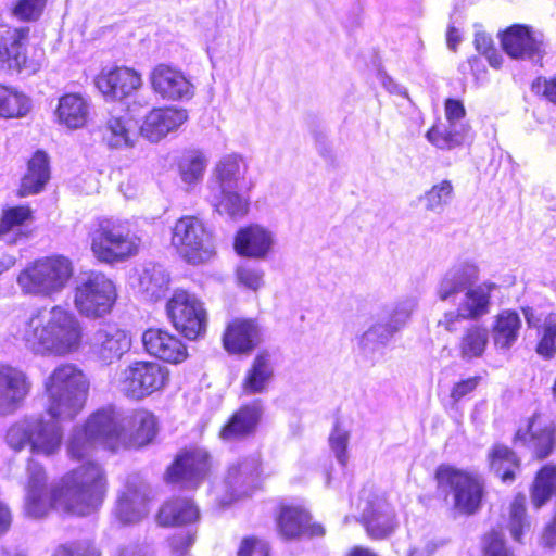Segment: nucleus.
I'll list each match as a JSON object with an SVG mask.
<instances>
[{
  "label": "nucleus",
  "mask_w": 556,
  "mask_h": 556,
  "mask_svg": "<svg viewBox=\"0 0 556 556\" xmlns=\"http://www.w3.org/2000/svg\"><path fill=\"white\" fill-rule=\"evenodd\" d=\"M489 342V332L481 325L472 324L463 332L458 350L464 359H472L483 355Z\"/></svg>",
  "instance_id": "nucleus-44"
},
{
  "label": "nucleus",
  "mask_w": 556,
  "mask_h": 556,
  "mask_svg": "<svg viewBox=\"0 0 556 556\" xmlns=\"http://www.w3.org/2000/svg\"><path fill=\"white\" fill-rule=\"evenodd\" d=\"M210 469L208 453L198 446L181 451L167 469V480L186 488H197Z\"/></svg>",
  "instance_id": "nucleus-20"
},
{
  "label": "nucleus",
  "mask_w": 556,
  "mask_h": 556,
  "mask_svg": "<svg viewBox=\"0 0 556 556\" xmlns=\"http://www.w3.org/2000/svg\"><path fill=\"white\" fill-rule=\"evenodd\" d=\"M536 352L545 357H551L556 353V313H551L545 317Z\"/></svg>",
  "instance_id": "nucleus-53"
},
{
  "label": "nucleus",
  "mask_w": 556,
  "mask_h": 556,
  "mask_svg": "<svg viewBox=\"0 0 556 556\" xmlns=\"http://www.w3.org/2000/svg\"><path fill=\"white\" fill-rule=\"evenodd\" d=\"M110 416V443L113 451L132 446H143L153 441L157 433L155 415L144 408L135 409L127 415L117 413L112 407L103 408Z\"/></svg>",
  "instance_id": "nucleus-10"
},
{
  "label": "nucleus",
  "mask_w": 556,
  "mask_h": 556,
  "mask_svg": "<svg viewBox=\"0 0 556 556\" xmlns=\"http://www.w3.org/2000/svg\"><path fill=\"white\" fill-rule=\"evenodd\" d=\"M100 92L111 99H123L139 89L142 85L141 75L129 67L103 70L96 79Z\"/></svg>",
  "instance_id": "nucleus-26"
},
{
  "label": "nucleus",
  "mask_w": 556,
  "mask_h": 556,
  "mask_svg": "<svg viewBox=\"0 0 556 556\" xmlns=\"http://www.w3.org/2000/svg\"><path fill=\"white\" fill-rule=\"evenodd\" d=\"M172 244L177 253L192 265L206 263L216 254L212 230L197 216H184L175 223Z\"/></svg>",
  "instance_id": "nucleus-11"
},
{
  "label": "nucleus",
  "mask_w": 556,
  "mask_h": 556,
  "mask_svg": "<svg viewBox=\"0 0 556 556\" xmlns=\"http://www.w3.org/2000/svg\"><path fill=\"white\" fill-rule=\"evenodd\" d=\"M453 198V185L450 180H442L432 186L424 195L425 207L434 213H441Z\"/></svg>",
  "instance_id": "nucleus-49"
},
{
  "label": "nucleus",
  "mask_w": 556,
  "mask_h": 556,
  "mask_svg": "<svg viewBox=\"0 0 556 556\" xmlns=\"http://www.w3.org/2000/svg\"><path fill=\"white\" fill-rule=\"evenodd\" d=\"M540 544L546 548L556 547V510L552 520L543 529Z\"/></svg>",
  "instance_id": "nucleus-59"
},
{
  "label": "nucleus",
  "mask_w": 556,
  "mask_h": 556,
  "mask_svg": "<svg viewBox=\"0 0 556 556\" xmlns=\"http://www.w3.org/2000/svg\"><path fill=\"white\" fill-rule=\"evenodd\" d=\"M115 281L102 271L84 273L73 290V305L87 319L96 320L110 315L117 302Z\"/></svg>",
  "instance_id": "nucleus-8"
},
{
  "label": "nucleus",
  "mask_w": 556,
  "mask_h": 556,
  "mask_svg": "<svg viewBox=\"0 0 556 556\" xmlns=\"http://www.w3.org/2000/svg\"><path fill=\"white\" fill-rule=\"evenodd\" d=\"M396 333L391 325L384 319L374 324L361 338V345L366 350H375L377 346L386 345Z\"/></svg>",
  "instance_id": "nucleus-50"
},
{
  "label": "nucleus",
  "mask_w": 556,
  "mask_h": 556,
  "mask_svg": "<svg viewBox=\"0 0 556 556\" xmlns=\"http://www.w3.org/2000/svg\"><path fill=\"white\" fill-rule=\"evenodd\" d=\"M73 275L74 265L68 257L42 256L18 273L16 283L23 294L53 299L67 288Z\"/></svg>",
  "instance_id": "nucleus-5"
},
{
  "label": "nucleus",
  "mask_w": 556,
  "mask_h": 556,
  "mask_svg": "<svg viewBox=\"0 0 556 556\" xmlns=\"http://www.w3.org/2000/svg\"><path fill=\"white\" fill-rule=\"evenodd\" d=\"M138 292L146 301L157 302L163 299L170 283L169 274L161 265L147 264L138 273Z\"/></svg>",
  "instance_id": "nucleus-33"
},
{
  "label": "nucleus",
  "mask_w": 556,
  "mask_h": 556,
  "mask_svg": "<svg viewBox=\"0 0 556 556\" xmlns=\"http://www.w3.org/2000/svg\"><path fill=\"white\" fill-rule=\"evenodd\" d=\"M187 119L188 111L182 108L153 109L146 115L140 134L151 142H159L169 132L177 130Z\"/></svg>",
  "instance_id": "nucleus-24"
},
{
  "label": "nucleus",
  "mask_w": 556,
  "mask_h": 556,
  "mask_svg": "<svg viewBox=\"0 0 556 556\" xmlns=\"http://www.w3.org/2000/svg\"><path fill=\"white\" fill-rule=\"evenodd\" d=\"M538 90L543 88V96L551 102L556 103V78L552 80H543L540 79L534 85Z\"/></svg>",
  "instance_id": "nucleus-62"
},
{
  "label": "nucleus",
  "mask_w": 556,
  "mask_h": 556,
  "mask_svg": "<svg viewBox=\"0 0 556 556\" xmlns=\"http://www.w3.org/2000/svg\"><path fill=\"white\" fill-rule=\"evenodd\" d=\"M260 456L252 455L242 462L229 467L226 476V484L237 497L248 495L260 476Z\"/></svg>",
  "instance_id": "nucleus-32"
},
{
  "label": "nucleus",
  "mask_w": 556,
  "mask_h": 556,
  "mask_svg": "<svg viewBox=\"0 0 556 556\" xmlns=\"http://www.w3.org/2000/svg\"><path fill=\"white\" fill-rule=\"evenodd\" d=\"M26 470L24 513L30 518H42L53 509L77 516L89 515L100 506L106 491L105 472L91 460L70 470L50 485L39 463L29 459Z\"/></svg>",
  "instance_id": "nucleus-1"
},
{
  "label": "nucleus",
  "mask_w": 556,
  "mask_h": 556,
  "mask_svg": "<svg viewBox=\"0 0 556 556\" xmlns=\"http://www.w3.org/2000/svg\"><path fill=\"white\" fill-rule=\"evenodd\" d=\"M274 377L271 355L267 351L260 352L253 359L242 380L244 394L264 393Z\"/></svg>",
  "instance_id": "nucleus-35"
},
{
  "label": "nucleus",
  "mask_w": 556,
  "mask_h": 556,
  "mask_svg": "<svg viewBox=\"0 0 556 556\" xmlns=\"http://www.w3.org/2000/svg\"><path fill=\"white\" fill-rule=\"evenodd\" d=\"M484 556H514L505 546L498 532H491L484 539Z\"/></svg>",
  "instance_id": "nucleus-56"
},
{
  "label": "nucleus",
  "mask_w": 556,
  "mask_h": 556,
  "mask_svg": "<svg viewBox=\"0 0 556 556\" xmlns=\"http://www.w3.org/2000/svg\"><path fill=\"white\" fill-rule=\"evenodd\" d=\"M481 377L475 376L455 383L451 391V397L458 402L467 394L471 393L480 383Z\"/></svg>",
  "instance_id": "nucleus-58"
},
{
  "label": "nucleus",
  "mask_w": 556,
  "mask_h": 556,
  "mask_svg": "<svg viewBox=\"0 0 556 556\" xmlns=\"http://www.w3.org/2000/svg\"><path fill=\"white\" fill-rule=\"evenodd\" d=\"M149 502V485L138 476H131L118 495L114 517L122 525L136 523L148 515Z\"/></svg>",
  "instance_id": "nucleus-18"
},
{
  "label": "nucleus",
  "mask_w": 556,
  "mask_h": 556,
  "mask_svg": "<svg viewBox=\"0 0 556 556\" xmlns=\"http://www.w3.org/2000/svg\"><path fill=\"white\" fill-rule=\"evenodd\" d=\"M207 166V159L199 151L187 153L179 163V173L182 181L188 185L199 182Z\"/></svg>",
  "instance_id": "nucleus-48"
},
{
  "label": "nucleus",
  "mask_w": 556,
  "mask_h": 556,
  "mask_svg": "<svg viewBox=\"0 0 556 556\" xmlns=\"http://www.w3.org/2000/svg\"><path fill=\"white\" fill-rule=\"evenodd\" d=\"M141 341L150 356L169 364H180L189 356L184 341L166 329L149 328L143 331Z\"/></svg>",
  "instance_id": "nucleus-22"
},
{
  "label": "nucleus",
  "mask_w": 556,
  "mask_h": 556,
  "mask_svg": "<svg viewBox=\"0 0 556 556\" xmlns=\"http://www.w3.org/2000/svg\"><path fill=\"white\" fill-rule=\"evenodd\" d=\"M262 412L260 401L243 406L223 427L220 438L225 441H235L252 433L260 421Z\"/></svg>",
  "instance_id": "nucleus-36"
},
{
  "label": "nucleus",
  "mask_w": 556,
  "mask_h": 556,
  "mask_svg": "<svg viewBox=\"0 0 556 556\" xmlns=\"http://www.w3.org/2000/svg\"><path fill=\"white\" fill-rule=\"evenodd\" d=\"M27 350L39 356L64 357L76 353L83 343L79 318L61 305L33 313L20 330Z\"/></svg>",
  "instance_id": "nucleus-3"
},
{
  "label": "nucleus",
  "mask_w": 556,
  "mask_h": 556,
  "mask_svg": "<svg viewBox=\"0 0 556 556\" xmlns=\"http://www.w3.org/2000/svg\"><path fill=\"white\" fill-rule=\"evenodd\" d=\"M247 173L248 163L241 155L226 154L215 164L211 187L245 188Z\"/></svg>",
  "instance_id": "nucleus-31"
},
{
  "label": "nucleus",
  "mask_w": 556,
  "mask_h": 556,
  "mask_svg": "<svg viewBox=\"0 0 556 556\" xmlns=\"http://www.w3.org/2000/svg\"><path fill=\"white\" fill-rule=\"evenodd\" d=\"M445 122L452 125H467L464 122L466 110L459 100L447 99L444 105Z\"/></svg>",
  "instance_id": "nucleus-57"
},
{
  "label": "nucleus",
  "mask_w": 556,
  "mask_h": 556,
  "mask_svg": "<svg viewBox=\"0 0 556 556\" xmlns=\"http://www.w3.org/2000/svg\"><path fill=\"white\" fill-rule=\"evenodd\" d=\"M45 5L46 0H20L13 10V14L22 21L37 20Z\"/></svg>",
  "instance_id": "nucleus-54"
},
{
  "label": "nucleus",
  "mask_w": 556,
  "mask_h": 556,
  "mask_svg": "<svg viewBox=\"0 0 556 556\" xmlns=\"http://www.w3.org/2000/svg\"><path fill=\"white\" fill-rule=\"evenodd\" d=\"M45 410L51 419L71 421L84 409L89 379L75 364L58 365L43 380Z\"/></svg>",
  "instance_id": "nucleus-4"
},
{
  "label": "nucleus",
  "mask_w": 556,
  "mask_h": 556,
  "mask_svg": "<svg viewBox=\"0 0 556 556\" xmlns=\"http://www.w3.org/2000/svg\"><path fill=\"white\" fill-rule=\"evenodd\" d=\"M103 141L112 149L134 146L136 131L130 118L122 115H110L101 127Z\"/></svg>",
  "instance_id": "nucleus-38"
},
{
  "label": "nucleus",
  "mask_w": 556,
  "mask_h": 556,
  "mask_svg": "<svg viewBox=\"0 0 556 556\" xmlns=\"http://www.w3.org/2000/svg\"><path fill=\"white\" fill-rule=\"evenodd\" d=\"M237 278L244 287L257 290L263 286L264 271L257 267L242 265L237 269Z\"/></svg>",
  "instance_id": "nucleus-55"
},
{
  "label": "nucleus",
  "mask_w": 556,
  "mask_h": 556,
  "mask_svg": "<svg viewBox=\"0 0 556 556\" xmlns=\"http://www.w3.org/2000/svg\"><path fill=\"white\" fill-rule=\"evenodd\" d=\"M435 549L437 544L432 540H425L414 545L408 556H432Z\"/></svg>",
  "instance_id": "nucleus-60"
},
{
  "label": "nucleus",
  "mask_w": 556,
  "mask_h": 556,
  "mask_svg": "<svg viewBox=\"0 0 556 556\" xmlns=\"http://www.w3.org/2000/svg\"><path fill=\"white\" fill-rule=\"evenodd\" d=\"M417 307V301L413 298L403 299L396 302L389 311L386 320L397 332L409 320Z\"/></svg>",
  "instance_id": "nucleus-51"
},
{
  "label": "nucleus",
  "mask_w": 556,
  "mask_h": 556,
  "mask_svg": "<svg viewBox=\"0 0 556 556\" xmlns=\"http://www.w3.org/2000/svg\"><path fill=\"white\" fill-rule=\"evenodd\" d=\"M28 36V27L7 29L0 40V60L10 70L31 75L41 68L42 53L26 55Z\"/></svg>",
  "instance_id": "nucleus-15"
},
{
  "label": "nucleus",
  "mask_w": 556,
  "mask_h": 556,
  "mask_svg": "<svg viewBox=\"0 0 556 556\" xmlns=\"http://www.w3.org/2000/svg\"><path fill=\"white\" fill-rule=\"evenodd\" d=\"M91 104L80 93H66L59 99L55 110L58 123L68 129H80L88 123Z\"/></svg>",
  "instance_id": "nucleus-30"
},
{
  "label": "nucleus",
  "mask_w": 556,
  "mask_h": 556,
  "mask_svg": "<svg viewBox=\"0 0 556 556\" xmlns=\"http://www.w3.org/2000/svg\"><path fill=\"white\" fill-rule=\"evenodd\" d=\"M33 103L28 96L16 88L0 85V117L23 118L31 110Z\"/></svg>",
  "instance_id": "nucleus-43"
},
{
  "label": "nucleus",
  "mask_w": 556,
  "mask_h": 556,
  "mask_svg": "<svg viewBox=\"0 0 556 556\" xmlns=\"http://www.w3.org/2000/svg\"><path fill=\"white\" fill-rule=\"evenodd\" d=\"M56 422L46 420L42 415L26 416L9 427L5 442L17 452L29 446L31 454L51 457L60 451L63 439Z\"/></svg>",
  "instance_id": "nucleus-7"
},
{
  "label": "nucleus",
  "mask_w": 556,
  "mask_h": 556,
  "mask_svg": "<svg viewBox=\"0 0 556 556\" xmlns=\"http://www.w3.org/2000/svg\"><path fill=\"white\" fill-rule=\"evenodd\" d=\"M362 519L367 533L372 539H383L391 534L396 526L394 511L389 503L380 496L363 493Z\"/></svg>",
  "instance_id": "nucleus-23"
},
{
  "label": "nucleus",
  "mask_w": 556,
  "mask_h": 556,
  "mask_svg": "<svg viewBox=\"0 0 556 556\" xmlns=\"http://www.w3.org/2000/svg\"><path fill=\"white\" fill-rule=\"evenodd\" d=\"M469 132L468 125H452L440 121L427 131L426 138L438 149L453 150L465 143Z\"/></svg>",
  "instance_id": "nucleus-39"
},
{
  "label": "nucleus",
  "mask_w": 556,
  "mask_h": 556,
  "mask_svg": "<svg viewBox=\"0 0 556 556\" xmlns=\"http://www.w3.org/2000/svg\"><path fill=\"white\" fill-rule=\"evenodd\" d=\"M507 528L511 538L520 542L525 530L530 529V520L526 513V496L518 494L513 500L509 507V519Z\"/></svg>",
  "instance_id": "nucleus-47"
},
{
  "label": "nucleus",
  "mask_w": 556,
  "mask_h": 556,
  "mask_svg": "<svg viewBox=\"0 0 556 556\" xmlns=\"http://www.w3.org/2000/svg\"><path fill=\"white\" fill-rule=\"evenodd\" d=\"M262 341V330L253 319H235L226 328L224 348L231 354H248Z\"/></svg>",
  "instance_id": "nucleus-27"
},
{
  "label": "nucleus",
  "mask_w": 556,
  "mask_h": 556,
  "mask_svg": "<svg viewBox=\"0 0 556 556\" xmlns=\"http://www.w3.org/2000/svg\"><path fill=\"white\" fill-rule=\"evenodd\" d=\"M31 388V380L25 371L0 363V416L17 410Z\"/></svg>",
  "instance_id": "nucleus-21"
},
{
  "label": "nucleus",
  "mask_w": 556,
  "mask_h": 556,
  "mask_svg": "<svg viewBox=\"0 0 556 556\" xmlns=\"http://www.w3.org/2000/svg\"><path fill=\"white\" fill-rule=\"evenodd\" d=\"M309 514L298 506H283L277 519L279 534L287 539H299L303 535L323 536L325 529L320 525H309Z\"/></svg>",
  "instance_id": "nucleus-29"
},
{
  "label": "nucleus",
  "mask_w": 556,
  "mask_h": 556,
  "mask_svg": "<svg viewBox=\"0 0 556 556\" xmlns=\"http://www.w3.org/2000/svg\"><path fill=\"white\" fill-rule=\"evenodd\" d=\"M89 348L99 362L110 365L130 350L131 337L116 324H103L91 334Z\"/></svg>",
  "instance_id": "nucleus-19"
},
{
  "label": "nucleus",
  "mask_w": 556,
  "mask_h": 556,
  "mask_svg": "<svg viewBox=\"0 0 556 556\" xmlns=\"http://www.w3.org/2000/svg\"><path fill=\"white\" fill-rule=\"evenodd\" d=\"M114 556H149L141 547L138 545H129L125 547H119Z\"/></svg>",
  "instance_id": "nucleus-64"
},
{
  "label": "nucleus",
  "mask_w": 556,
  "mask_h": 556,
  "mask_svg": "<svg viewBox=\"0 0 556 556\" xmlns=\"http://www.w3.org/2000/svg\"><path fill=\"white\" fill-rule=\"evenodd\" d=\"M489 457L491 469L501 477L503 482H510L515 479V469L518 467V460L508 447L495 445Z\"/></svg>",
  "instance_id": "nucleus-46"
},
{
  "label": "nucleus",
  "mask_w": 556,
  "mask_h": 556,
  "mask_svg": "<svg viewBox=\"0 0 556 556\" xmlns=\"http://www.w3.org/2000/svg\"><path fill=\"white\" fill-rule=\"evenodd\" d=\"M556 494V467L544 466L536 475L531 490V501L539 509Z\"/></svg>",
  "instance_id": "nucleus-45"
},
{
  "label": "nucleus",
  "mask_w": 556,
  "mask_h": 556,
  "mask_svg": "<svg viewBox=\"0 0 556 556\" xmlns=\"http://www.w3.org/2000/svg\"><path fill=\"white\" fill-rule=\"evenodd\" d=\"M275 243V233L270 229L253 224L237 232L233 245L241 256L265 260L273 252Z\"/></svg>",
  "instance_id": "nucleus-25"
},
{
  "label": "nucleus",
  "mask_w": 556,
  "mask_h": 556,
  "mask_svg": "<svg viewBox=\"0 0 556 556\" xmlns=\"http://www.w3.org/2000/svg\"><path fill=\"white\" fill-rule=\"evenodd\" d=\"M111 422L110 416L101 408L91 414L84 425L74 427L65 445L67 456L77 462L87 459L97 445L113 451L109 442Z\"/></svg>",
  "instance_id": "nucleus-14"
},
{
  "label": "nucleus",
  "mask_w": 556,
  "mask_h": 556,
  "mask_svg": "<svg viewBox=\"0 0 556 556\" xmlns=\"http://www.w3.org/2000/svg\"><path fill=\"white\" fill-rule=\"evenodd\" d=\"M165 311L174 328L186 338L194 340L205 333L207 313L195 294L176 289L166 302Z\"/></svg>",
  "instance_id": "nucleus-13"
},
{
  "label": "nucleus",
  "mask_w": 556,
  "mask_h": 556,
  "mask_svg": "<svg viewBox=\"0 0 556 556\" xmlns=\"http://www.w3.org/2000/svg\"><path fill=\"white\" fill-rule=\"evenodd\" d=\"M194 541V536L193 534L191 533H180L178 535H175L172 540H170V545L172 547L175 549V551H182V549H186L188 548L189 546L192 545Z\"/></svg>",
  "instance_id": "nucleus-63"
},
{
  "label": "nucleus",
  "mask_w": 556,
  "mask_h": 556,
  "mask_svg": "<svg viewBox=\"0 0 556 556\" xmlns=\"http://www.w3.org/2000/svg\"><path fill=\"white\" fill-rule=\"evenodd\" d=\"M479 266L469 260L458 261L453 264L440 279L435 294L442 302H454L460 294L456 309L443 313L437 326L446 332L458 331L464 320H478L488 315L491 309V294L496 285L483 281L479 285Z\"/></svg>",
  "instance_id": "nucleus-2"
},
{
  "label": "nucleus",
  "mask_w": 556,
  "mask_h": 556,
  "mask_svg": "<svg viewBox=\"0 0 556 556\" xmlns=\"http://www.w3.org/2000/svg\"><path fill=\"white\" fill-rule=\"evenodd\" d=\"M50 178L48 155L38 151L28 163V172L22 179L21 194L29 195L41 191Z\"/></svg>",
  "instance_id": "nucleus-42"
},
{
  "label": "nucleus",
  "mask_w": 556,
  "mask_h": 556,
  "mask_svg": "<svg viewBox=\"0 0 556 556\" xmlns=\"http://www.w3.org/2000/svg\"><path fill=\"white\" fill-rule=\"evenodd\" d=\"M555 426L553 421L541 415H534L526 428L516 433V441L522 442L533 451L538 458L546 457L554 446Z\"/></svg>",
  "instance_id": "nucleus-28"
},
{
  "label": "nucleus",
  "mask_w": 556,
  "mask_h": 556,
  "mask_svg": "<svg viewBox=\"0 0 556 556\" xmlns=\"http://www.w3.org/2000/svg\"><path fill=\"white\" fill-rule=\"evenodd\" d=\"M149 79L153 91L163 100L189 101L195 94V86L190 77L176 66L157 64Z\"/></svg>",
  "instance_id": "nucleus-17"
},
{
  "label": "nucleus",
  "mask_w": 556,
  "mask_h": 556,
  "mask_svg": "<svg viewBox=\"0 0 556 556\" xmlns=\"http://www.w3.org/2000/svg\"><path fill=\"white\" fill-rule=\"evenodd\" d=\"M243 188L210 187V202L220 214L232 219L242 218L249 210V201L241 193Z\"/></svg>",
  "instance_id": "nucleus-34"
},
{
  "label": "nucleus",
  "mask_w": 556,
  "mask_h": 556,
  "mask_svg": "<svg viewBox=\"0 0 556 556\" xmlns=\"http://www.w3.org/2000/svg\"><path fill=\"white\" fill-rule=\"evenodd\" d=\"M141 240L127 219L102 218L90 232V249L103 264L113 265L135 256Z\"/></svg>",
  "instance_id": "nucleus-6"
},
{
  "label": "nucleus",
  "mask_w": 556,
  "mask_h": 556,
  "mask_svg": "<svg viewBox=\"0 0 556 556\" xmlns=\"http://www.w3.org/2000/svg\"><path fill=\"white\" fill-rule=\"evenodd\" d=\"M169 380V369L164 365L153 361H134L119 369L115 386L125 397L143 401L161 393Z\"/></svg>",
  "instance_id": "nucleus-9"
},
{
  "label": "nucleus",
  "mask_w": 556,
  "mask_h": 556,
  "mask_svg": "<svg viewBox=\"0 0 556 556\" xmlns=\"http://www.w3.org/2000/svg\"><path fill=\"white\" fill-rule=\"evenodd\" d=\"M475 47L482 54H488L492 49H494L491 36L485 33L476 34Z\"/></svg>",
  "instance_id": "nucleus-61"
},
{
  "label": "nucleus",
  "mask_w": 556,
  "mask_h": 556,
  "mask_svg": "<svg viewBox=\"0 0 556 556\" xmlns=\"http://www.w3.org/2000/svg\"><path fill=\"white\" fill-rule=\"evenodd\" d=\"M200 518L199 508L191 500L174 498L166 502L157 514L162 526H180L192 523Z\"/></svg>",
  "instance_id": "nucleus-40"
},
{
  "label": "nucleus",
  "mask_w": 556,
  "mask_h": 556,
  "mask_svg": "<svg viewBox=\"0 0 556 556\" xmlns=\"http://www.w3.org/2000/svg\"><path fill=\"white\" fill-rule=\"evenodd\" d=\"M31 210L28 206H13L3 211L0 219V240L8 244H15L26 237L23 227L31 219Z\"/></svg>",
  "instance_id": "nucleus-41"
},
{
  "label": "nucleus",
  "mask_w": 556,
  "mask_h": 556,
  "mask_svg": "<svg viewBox=\"0 0 556 556\" xmlns=\"http://www.w3.org/2000/svg\"><path fill=\"white\" fill-rule=\"evenodd\" d=\"M329 446L336 459L341 466H346L349 462L348 445L350 441V430L340 424H336L329 435Z\"/></svg>",
  "instance_id": "nucleus-52"
},
{
  "label": "nucleus",
  "mask_w": 556,
  "mask_h": 556,
  "mask_svg": "<svg viewBox=\"0 0 556 556\" xmlns=\"http://www.w3.org/2000/svg\"><path fill=\"white\" fill-rule=\"evenodd\" d=\"M521 319L517 312L504 309L498 313L492 325V340L496 349L507 351L518 340Z\"/></svg>",
  "instance_id": "nucleus-37"
},
{
  "label": "nucleus",
  "mask_w": 556,
  "mask_h": 556,
  "mask_svg": "<svg viewBox=\"0 0 556 556\" xmlns=\"http://www.w3.org/2000/svg\"><path fill=\"white\" fill-rule=\"evenodd\" d=\"M440 488L447 490L453 497V506L460 514H475L483 497V481L480 476L442 465L435 473Z\"/></svg>",
  "instance_id": "nucleus-12"
},
{
  "label": "nucleus",
  "mask_w": 556,
  "mask_h": 556,
  "mask_svg": "<svg viewBox=\"0 0 556 556\" xmlns=\"http://www.w3.org/2000/svg\"><path fill=\"white\" fill-rule=\"evenodd\" d=\"M503 50L513 59L539 62L545 54V41L542 31L531 26L515 24L501 36Z\"/></svg>",
  "instance_id": "nucleus-16"
}]
</instances>
